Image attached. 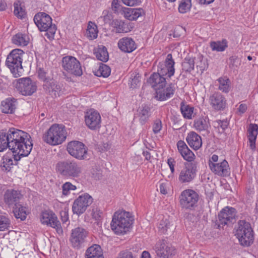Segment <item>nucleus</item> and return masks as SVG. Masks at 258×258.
<instances>
[{"label":"nucleus","mask_w":258,"mask_h":258,"mask_svg":"<svg viewBox=\"0 0 258 258\" xmlns=\"http://www.w3.org/2000/svg\"><path fill=\"white\" fill-rule=\"evenodd\" d=\"M13 208V213L16 219H20L21 221L26 219L27 215L26 207L19 204L15 207H14Z\"/></svg>","instance_id":"39"},{"label":"nucleus","mask_w":258,"mask_h":258,"mask_svg":"<svg viewBox=\"0 0 258 258\" xmlns=\"http://www.w3.org/2000/svg\"><path fill=\"white\" fill-rule=\"evenodd\" d=\"M10 226V221L9 218L4 216H0V231L7 230Z\"/></svg>","instance_id":"52"},{"label":"nucleus","mask_w":258,"mask_h":258,"mask_svg":"<svg viewBox=\"0 0 258 258\" xmlns=\"http://www.w3.org/2000/svg\"><path fill=\"white\" fill-rule=\"evenodd\" d=\"M102 212L98 208H94L92 209L91 214L92 219L95 221L94 224L99 227L102 225Z\"/></svg>","instance_id":"44"},{"label":"nucleus","mask_w":258,"mask_h":258,"mask_svg":"<svg viewBox=\"0 0 258 258\" xmlns=\"http://www.w3.org/2000/svg\"><path fill=\"white\" fill-rule=\"evenodd\" d=\"M93 53L98 60L106 62L109 58V55L106 47L99 45L93 50Z\"/></svg>","instance_id":"36"},{"label":"nucleus","mask_w":258,"mask_h":258,"mask_svg":"<svg viewBox=\"0 0 258 258\" xmlns=\"http://www.w3.org/2000/svg\"><path fill=\"white\" fill-rule=\"evenodd\" d=\"M177 147L179 152L181 154L183 152L188 151V149L187 146L185 142L182 140L179 141L177 143Z\"/></svg>","instance_id":"56"},{"label":"nucleus","mask_w":258,"mask_h":258,"mask_svg":"<svg viewBox=\"0 0 258 258\" xmlns=\"http://www.w3.org/2000/svg\"><path fill=\"white\" fill-rule=\"evenodd\" d=\"M191 7V0H180L178 2V11L180 14H184L190 12Z\"/></svg>","instance_id":"40"},{"label":"nucleus","mask_w":258,"mask_h":258,"mask_svg":"<svg viewBox=\"0 0 258 258\" xmlns=\"http://www.w3.org/2000/svg\"><path fill=\"white\" fill-rule=\"evenodd\" d=\"M210 104L217 110L224 109L226 107V100L221 94L215 93L210 97Z\"/></svg>","instance_id":"23"},{"label":"nucleus","mask_w":258,"mask_h":258,"mask_svg":"<svg viewBox=\"0 0 258 258\" xmlns=\"http://www.w3.org/2000/svg\"><path fill=\"white\" fill-rule=\"evenodd\" d=\"M30 41L28 33H16L12 38V43L18 46H26Z\"/></svg>","instance_id":"32"},{"label":"nucleus","mask_w":258,"mask_h":258,"mask_svg":"<svg viewBox=\"0 0 258 258\" xmlns=\"http://www.w3.org/2000/svg\"><path fill=\"white\" fill-rule=\"evenodd\" d=\"M34 21L40 31L55 32L57 27L55 24H52V19L45 13H38L34 17Z\"/></svg>","instance_id":"7"},{"label":"nucleus","mask_w":258,"mask_h":258,"mask_svg":"<svg viewBox=\"0 0 258 258\" xmlns=\"http://www.w3.org/2000/svg\"><path fill=\"white\" fill-rule=\"evenodd\" d=\"M168 164L170 167V169L171 170V171L172 173H174V159L172 158H169L168 159Z\"/></svg>","instance_id":"61"},{"label":"nucleus","mask_w":258,"mask_h":258,"mask_svg":"<svg viewBox=\"0 0 258 258\" xmlns=\"http://www.w3.org/2000/svg\"><path fill=\"white\" fill-rule=\"evenodd\" d=\"M197 164L196 162H186L184 167L181 170L179 180L181 183L190 182L194 180L197 171Z\"/></svg>","instance_id":"13"},{"label":"nucleus","mask_w":258,"mask_h":258,"mask_svg":"<svg viewBox=\"0 0 258 258\" xmlns=\"http://www.w3.org/2000/svg\"><path fill=\"white\" fill-rule=\"evenodd\" d=\"M159 189L161 194L165 195L167 193L165 186L163 184H160Z\"/></svg>","instance_id":"64"},{"label":"nucleus","mask_w":258,"mask_h":258,"mask_svg":"<svg viewBox=\"0 0 258 258\" xmlns=\"http://www.w3.org/2000/svg\"><path fill=\"white\" fill-rule=\"evenodd\" d=\"M122 3L128 7H134L139 5L141 3V0H121Z\"/></svg>","instance_id":"55"},{"label":"nucleus","mask_w":258,"mask_h":258,"mask_svg":"<svg viewBox=\"0 0 258 258\" xmlns=\"http://www.w3.org/2000/svg\"><path fill=\"white\" fill-rule=\"evenodd\" d=\"M194 126L195 129L200 133L204 132L206 134L209 133V127L210 124L209 119L207 117H199L194 121Z\"/></svg>","instance_id":"28"},{"label":"nucleus","mask_w":258,"mask_h":258,"mask_svg":"<svg viewBox=\"0 0 258 258\" xmlns=\"http://www.w3.org/2000/svg\"><path fill=\"white\" fill-rule=\"evenodd\" d=\"M76 186L70 182H66L62 185V195L65 196H68L72 191L76 190Z\"/></svg>","instance_id":"50"},{"label":"nucleus","mask_w":258,"mask_h":258,"mask_svg":"<svg viewBox=\"0 0 258 258\" xmlns=\"http://www.w3.org/2000/svg\"><path fill=\"white\" fill-rule=\"evenodd\" d=\"M194 108L186 105L183 102L180 104V111L183 116L187 119H191Z\"/></svg>","instance_id":"42"},{"label":"nucleus","mask_w":258,"mask_h":258,"mask_svg":"<svg viewBox=\"0 0 258 258\" xmlns=\"http://www.w3.org/2000/svg\"><path fill=\"white\" fill-rule=\"evenodd\" d=\"M148 82L156 92L158 89L165 87L166 84V78L158 72L154 73L149 79Z\"/></svg>","instance_id":"24"},{"label":"nucleus","mask_w":258,"mask_h":258,"mask_svg":"<svg viewBox=\"0 0 258 258\" xmlns=\"http://www.w3.org/2000/svg\"><path fill=\"white\" fill-rule=\"evenodd\" d=\"M209 166L211 170L220 176H226L230 174V168L228 162L223 160L219 163H213L209 161Z\"/></svg>","instance_id":"20"},{"label":"nucleus","mask_w":258,"mask_h":258,"mask_svg":"<svg viewBox=\"0 0 258 258\" xmlns=\"http://www.w3.org/2000/svg\"><path fill=\"white\" fill-rule=\"evenodd\" d=\"M110 68L108 66L101 63L95 75L97 76H102L104 78H106L110 75Z\"/></svg>","instance_id":"45"},{"label":"nucleus","mask_w":258,"mask_h":258,"mask_svg":"<svg viewBox=\"0 0 258 258\" xmlns=\"http://www.w3.org/2000/svg\"><path fill=\"white\" fill-rule=\"evenodd\" d=\"M7 148L10 149V144L6 134L0 133V152L3 151Z\"/></svg>","instance_id":"49"},{"label":"nucleus","mask_w":258,"mask_h":258,"mask_svg":"<svg viewBox=\"0 0 258 258\" xmlns=\"http://www.w3.org/2000/svg\"><path fill=\"white\" fill-rule=\"evenodd\" d=\"M6 135L10 144V150L16 154L14 156L16 162L19 161L21 157H26L30 154L33 144L30 140L31 137L27 133L17 128H10Z\"/></svg>","instance_id":"1"},{"label":"nucleus","mask_w":258,"mask_h":258,"mask_svg":"<svg viewBox=\"0 0 258 258\" xmlns=\"http://www.w3.org/2000/svg\"><path fill=\"white\" fill-rule=\"evenodd\" d=\"M17 90L23 95L30 96L37 90V85L35 82L30 78L19 79L15 85Z\"/></svg>","instance_id":"9"},{"label":"nucleus","mask_w":258,"mask_h":258,"mask_svg":"<svg viewBox=\"0 0 258 258\" xmlns=\"http://www.w3.org/2000/svg\"><path fill=\"white\" fill-rule=\"evenodd\" d=\"M67 150L70 155L78 160H85L87 158L88 149L79 141H72L67 146Z\"/></svg>","instance_id":"8"},{"label":"nucleus","mask_w":258,"mask_h":258,"mask_svg":"<svg viewBox=\"0 0 258 258\" xmlns=\"http://www.w3.org/2000/svg\"><path fill=\"white\" fill-rule=\"evenodd\" d=\"M175 88L170 84L165 89L164 87L158 89L156 92V97L160 101H165L171 98L174 94Z\"/></svg>","instance_id":"26"},{"label":"nucleus","mask_w":258,"mask_h":258,"mask_svg":"<svg viewBox=\"0 0 258 258\" xmlns=\"http://www.w3.org/2000/svg\"><path fill=\"white\" fill-rule=\"evenodd\" d=\"M247 107L245 104H241L238 108V111L241 113H244L247 110Z\"/></svg>","instance_id":"62"},{"label":"nucleus","mask_w":258,"mask_h":258,"mask_svg":"<svg viewBox=\"0 0 258 258\" xmlns=\"http://www.w3.org/2000/svg\"><path fill=\"white\" fill-rule=\"evenodd\" d=\"M174 61L172 58V54L169 53L167 55L164 62L159 63L158 66L157 72L163 76H167L169 78H170L174 74Z\"/></svg>","instance_id":"19"},{"label":"nucleus","mask_w":258,"mask_h":258,"mask_svg":"<svg viewBox=\"0 0 258 258\" xmlns=\"http://www.w3.org/2000/svg\"><path fill=\"white\" fill-rule=\"evenodd\" d=\"M55 169L59 175L65 178H76L82 173V166L74 160L67 159L58 162Z\"/></svg>","instance_id":"2"},{"label":"nucleus","mask_w":258,"mask_h":258,"mask_svg":"<svg viewBox=\"0 0 258 258\" xmlns=\"http://www.w3.org/2000/svg\"><path fill=\"white\" fill-rule=\"evenodd\" d=\"M119 48L124 52H132L136 48V45L133 39L124 37L119 40L118 42Z\"/></svg>","instance_id":"25"},{"label":"nucleus","mask_w":258,"mask_h":258,"mask_svg":"<svg viewBox=\"0 0 258 258\" xmlns=\"http://www.w3.org/2000/svg\"><path fill=\"white\" fill-rule=\"evenodd\" d=\"M187 151L181 153V155L188 162H194L193 161L195 158V154L189 148L187 149Z\"/></svg>","instance_id":"53"},{"label":"nucleus","mask_w":258,"mask_h":258,"mask_svg":"<svg viewBox=\"0 0 258 258\" xmlns=\"http://www.w3.org/2000/svg\"><path fill=\"white\" fill-rule=\"evenodd\" d=\"M17 99L14 98H7L2 102L1 109L5 113H13L16 108Z\"/></svg>","instance_id":"30"},{"label":"nucleus","mask_w":258,"mask_h":258,"mask_svg":"<svg viewBox=\"0 0 258 258\" xmlns=\"http://www.w3.org/2000/svg\"><path fill=\"white\" fill-rule=\"evenodd\" d=\"M195 62L193 58L186 57L182 63V70L186 72H190L194 69Z\"/></svg>","instance_id":"46"},{"label":"nucleus","mask_w":258,"mask_h":258,"mask_svg":"<svg viewBox=\"0 0 258 258\" xmlns=\"http://www.w3.org/2000/svg\"><path fill=\"white\" fill-rule=\"evenodd\" d=\"M154 249L158 256L165 258H169L176 253L174 247L165 239L159 240L155 244Z\"/></svg>","instance_id":"17"},{"label":"nucleus","mask_w":258,"mask_h":258,"mask_svg":"<svg viewBox=\"0 0 258 258\" xmlns=\"http://www.w3.org/2000/svg\"><path fill=\"white\" fill-rule=\"evenodd\" d=\"M87 32H98L97 25L94 22L89 21L88 23Z\"/></svg>","instance_id":"57"},{"label":"nucleus","mask_w":258,"mask_h":258,"mask_svg":"<svg viewBox=\"0 0 258 258\" xmlns=\"http://www.w3.org/2000/svg\"><path fill=\"white\" fill-rule=\"evenodd\" d=\"M210 47L213 51H223L228 47L227 41L225 39L221 41H212L210 43Z\"/></svg>","instance_id":"41"},{"label":"nucleus","mask_w":258,"mask_h":258,"mask_svg":"<svg viewBox=\"0 0 258 258\" xmlns=\"http://www.w3.org/2000/svg\"><path fill=\"white\" fill-rule=\"evenodd\" d=\"M236 211L232 207H226L218 214V220L217 221L218 227L225 226L235 222Z\"/></svg>","instance_id":"16"},{"label":"nucleus","mask_w":258,"mask_h":258,"mask_svg":"<svg viewBox=\"0 0 258 258\" xmlns=\"http://www.w3.org/2000/svg\"><path fill=\"white\" fill-rule=\"evenodd\" d=\"M24 53L21 49H14L8 55L6 61V64L16 78L20 77L23 72L22 62Z\"/></svg>","instance_id":"5"},{"label":"nucleus","mask_w":258,"mask_h":258,"mask_svg":"<svg viewBox=\"0 0 258 258\" xmlns=\"http://www.w3.org/2000/svg\"><path fill=\"white\" fill-rule=\"evenodd\" d=\"M229 122L227 119L217 120L214 121V127L217 129L218 133L222 134L227 128Z\"/></svg>","instance_id":"43"},{"label":"nucleus","mask_w":258,"mask_h":258,"mask_svg":"<svg viewBox=\"0 0 258 258\" xmlns=\"http://www.w3.org/2000/svg\"><path fill=\"white\" fill-rule=\"evenodd\" d=\"M235 235L242 245L249 246L253 242V231L250 224L244 220L239 221Z\"/></svg>","instance_id":"6"},{"label":"nucleus","mask_w":258,"mask_h":258,"mask_svg":"<svg viewBox=\"0 0 258 258\" xmlns=\"http://www.w3.org/2000/svg\"><path fill=\"white\" fill-rule=\"evenodd\" d=\"M40 220L42 224L49 225L55 228L57 233L59 234H62L63 230L60 223L55 214L52 211H45L43 212L41 215Z\"/></svg>","instance_id":"15"},{"label":"nucleus","mask_w":258,"mask_h":258,"mask_svg":"<svg viewBox=\"0 0 258 258\" xmlns=\"http://www.w3.org/2000/svg\"><path fill=\"white\" fill-rule=\"evenodd\" d=\"M43 89L45 91L49 93L52 97H57L59 96L60 91V86L53 80L45 83L43 85Z\"/></svg>","instance_id":"29"},{"label":"nucleus","mask_w":258,"mask_h":258,"mask_svg":"<svg viewBox=\"0 0 258 258\" xmlns=\"http://www.w3.org/2000/svg\"><path fill=\"white\" fill-rule=\"evenodd\" d=\"M158 228L159 232L164 234L172 233L175 229L174 225L167 218L160 221Z\"/></svg>","instance_id":"33"},{"label":"nucleus","mask_w":258,"mask_h":258,"mask_svg":"<svg viewBox=\"0 0 258 258\" xmlns=\"http://www.w3.org/2000/svg\"><path fill=\"white\" fill-rule=\"evenodd\" d=\"M219 83V89L223 92L227 93L229 90L230 80L227 78H220L218 79Z\"/></svg>","instance_id":"47"},{"label":"nucleus","mask_w":258,"mask_h":258,"mask_svg":"<svg viewBox=\"0 0 258 258\" xmlns=\"http://www.w3.org/2000/svg\"><path fill=\"white\" fill-rule=\"evenodd\" d=\"M62 66L68 73L76 76H81L83 74L81 64L75 57L66 56L62 58Z\"/></svg>","instance_id":"10"},{"label":"nucleus","mask_w":258,"mask_h":258,"mask_svg":"<svg viewBox=\"0 0 258 258\" xmlns=\"http://www.w3.org/2000/svg\"><path fill=\"white\" fill-rule=\"evenodd\" d=\"M186 141L189 146L195 150H198L202 147V138L194 132H190L188 134Z\"/></svg>","instance_id":"27"},{"label":"nucleus","mask_w":258,"mask_h":258,"mask_svg":"<svg viewBox=\"0 0 258 258\" xmlns=\"http://www.w3.org/2000/svg\"><path fill=\"white\" fill-rule=\"evenodd\" d=\"M150 107L148 105H144L138 109V115L140 117V122L144 124L148 119L150 116Z\"/></svg>","instance_id":"38"},{"label":"nucleus","mask_w":258,"mask_h":258,"mask_svg":"<svg viewBox=\"0 0 258 258\" xmlns=\"http://www.w3.org/2000/svg\"><path fill=\"white\" fill-rule=\"evenodd\" d=\"M15 15L19 19H24L27 17V12L24 6L22 5L20 1H18L14 4Z\"/></svg>","instance_id":"37"},{"label":"nucleus","mask_w":258,"mask_h":258,"mask_svg":"<svg viewBox=\"0 0 258 258\" xmlns=\"http://www.w3.org/2000/svg\"><path fill=\"white\" fill-rule=\"evenodd\" d=\"M86 258H104L101 247L98 244H94L89 247L85 253Z\"/></svg>","instance_id":"35"},{"label":"nucleus","mask_w":258,"mask_h":258,"mask_svg":"<svg viewBox=\"0 0 258 258\" xmlns=\"http://www.w3.org/2000/svg\"><path fill=\"white\" fill-rule=\"evenodd\" d=\"M7 6V4L4 0H0V11L5 10Z\"/></svg>","instance_id":"63"},{"label":"nucleus","mask_w":258,"mask_h":258,"mask_svg":"<svg viewBox=\"0 0 258 258\" xmlns=\"http://www.w3.org/2000/svg\"><path fill=\"white\" fill-rule=\"evenodd\" d=\"M15 155L13 154L10 156L7 154L3 157L0 166L3 171H10L13 166L17 164L18 161L16 162L14 158Z\"/></svg>","instance_id":"34"},{"label":"nucleus","mask_w":258,"mask_h":258,"mask_svg":"<svg viewBox=\"0 0 258 258\" xmlns=\"http://www.w3.org/2000/svg\"><path fill=\"white\" fill-rule=\"evenodd\" d=\"M129 213L116 212L114 214L111 223V229L116 234H124L133 224Z\"/></svg>","instance_id":"4"},{"label":"nucleus","mask_w":258,"mask_h":258,"mask_svg":"<svg viewBox=\"0 0 258 258\" xmlns=\"http://www.w3.org/2000/svg\"><path fill=\"white\" fill-rule=\"evenodd\" d=\"M179 198L180 204L182 208L191 209L197 206L199 196L194 190L187 189L181 192Z\"/></svg>","instance_id":"11"},{"label":"nucleus","mask_w":258,"mask_h":258,"mask_svg":"<svg viewBox=\"0 0 258 258\" xmlns=\"http://www.w3.org/2000/svg\"><path fill=\"white\" fill-rule=\"evenodd\" d=\"M84 36L90 40L96 39L98 36V33H85Z\"/></svg>","instance_id":"60"},{"label":"nucleus","mask_w":258,"mask_h":258,"mask_svg":"<svg viewBox=\"0 0 258 258\" xmlns=\"http://www.w3.org/2000/svg\"><path fill=\"white\" fill-rule=\"evenodd\" d=\"M121 14L129 21H136L139 17L144 16L145 12L143 8H131L122 7Z\"/></svg>","instance_id":"21"},{"label":"nucleus","mask_w":258,"mask_h":258,"mask_svg":"<svg viewBox=\"0 0 258 258\" xmlns=\"http://www.w3.org/2000/svg\"><path fill=\"white\" fill-rule=\"evenodd\" d=\"M85 121L86 125L90 129L92 130L98 129L101 126V116L97 111L90 109L85 113Z\"/></svg>","instance_id":"18"},{"label":"nucleus","mask_w":258,"mask_h":258,"mask_svg":"<svg viewBox=\"0 0 258 258\" xmlns=\"http://www.w3.org/2000/svg\"><path fill=\"white\" fill-rule=\"evenodd\" d=\"M248 138L249 142V147L252 151L256 148L255 141L258 134V125L256 124H250L248 129Z\"/></svg>","instance_id":"31"},{"label":"nucleus","mask_w":258,"mask_h":258,"mask_svg":"<svg viewBox=\"0 0 258 258\" xmlns=\"http://www.w3.org/2000/svg\"><path fill=\"white\" fill-rule=\"evenodd\" d=\"M88 231L83 227L79 226L72 230L70 241L74 247L79 248L85 242Z\"/></svg>","instance_id":"14"},{"label":"nucleus","mask_w":258,"mask_h":258,"mask_svg":"<svg viewBox=\"0 0 258 258\" xmlns=\"http://www.w3.org/2000/svg\"><path fill=\"white\" fill-rule=\"evenodd\" d=\"M117 258H135L130 251H123L119 253Z\"/></svg>","instance_id":"59"},{"label":"nucleus","mask_w":258,"mask_h":258,"mask_svg":"<svg viewBox=\"0 0 258 258\" xmlns=\"http://www.w3.org/2000/svg\"><path fill=\"white\" fill-rule=\"evenodd\" d=\"M140 76L139 74H133L131 75L130 81V86L132 88H136L140 86Z\"/></svg>","instance_id":"51"},{"label":"nucleus","mask_w":258,"mask_h":258,"mask_svg":"<svg viewBox=\"0 0 258 258\" xmlns=\"http://www.w3.org/2000/svg\"><path fill=\"white\" fill-rule=\"evenodd\" d=\"M21 194L17 190L8 189L4 194V200L6 205L9 207L19 205Z\"/></svg>","instance_id":"22"},{"label":"nucleus","mask_w":258,"mask_h":258,"mask_svg":"<svg viewBox=\"0 0 258 258\" xmlns=\"http://www.w3.org/2000/svg\"><path fill=\"white\" fill-rule=\"evenodd\" d=\"M162 128V122L160 120L155 121L153 125V131L154 134L158 133Z\"/></svg>","instance_id":"58"},{"label":"nucleus","mask_w":258,"mask_h":258,"mask_svg":"<svg viewBox=\"0 0 258 258\" xmlns=\"http://www.w3.org/2000/svg\"><path fill=\"white\" fill-rule=\"evenodd\" d=\"M67 137V132L63 124H54L43 135L44 142L51 145H57L61 144Z\"/></svg>","instance_id":"3"},{"label":"nucleus","mask_w":258,"mask_h":258,"mask_svg":"<svg viewBox=\"0 0 258 258\" xmlns=\"http://www.w3.org/2000/svg\"><path fill=\"white\" fill-rule=\"evenodd\" d=\"M93 198L88 194L80 196L73 203L72 210L74 214L80 215L84 213L87 208L92 203Z\"/></svg>","instance_id":"12"},{"label":"nucleus","mask_w":258,"mask_h":258,"mask_svg":"<svg viewBox=\"0 0 258 258\" xmlns=\"http://www.w3.org/2000/svg\"><path fill=\"white\" fill-rule=\"evenodd\" d=\"M55 34L56 33H44V35H42V36L46 42L50 43L54 39L58 40L60 38V33H58L56 36Z\"/></svg>","instance_id":"54"},{"label":"nucleus","mask_w":258,"mask_h":258,"mask_svg":"<svg viewBox=\"0 0 258 258\" xmlns=\"http://www.w3.org/2000/svg\"><path fill=\"white\" fill-rule=\"evenodd\" d=\"M37 74L39 79L43 81L44 83L52 80L48 75L47 70L44 68H39L37 70Z\"/></svg>","instance_id":"48"}]
</instances>
